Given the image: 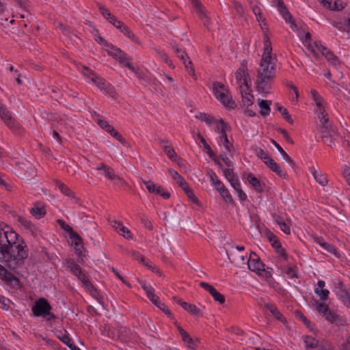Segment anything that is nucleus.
Listing matches in <instances>:
<instances>
[{
  "label": "nucleus",
  "instance_id": "1",
  "mask_svg": "<svg viewBox=\"0 0 350 350\" xmlns=\"http://www.w3.org/2000/svg\"><path fill=\"white\" fill-rule=\"evenodd\" d=\"M16 232L0 226V261L6 263L10 270H14L12 263L22 266L28 257V250L23 240H19Z\"/></svg>",
  "mask_w": 350,
  "mask_h": 350
},
{
  "label": "nucleus",
  "instance_id": "2",
  "mask_svg": "<svg viewBox=\"0 0 350 350\" xmlns=\"http://www.w3.org/2000/svg\"><path fill=\"white\" fill-rule=\"evenodd\" d=\"M277 56H262L257 69L256 85L257 90L266 95L267 90L272 88L276 75Z\"/></svg>",
  "mask_w": 350,
  "mask_h": 350
},
{
  "label": "nucleus",
  "instance_id": "3",
  "mask_svg": "<svg viewBox=\"0 0 350 350\" xmlns=\"http://www.w3.org/2000/svg\"><path fill=\"white\" fill-rule=\"evenodd\" d=\"M247 264L250 271L256 273L262 279L268 280L272 278V269L269 267L265 269V264L255 252L250 253Z\"/></svg>",
  "mask_w": 350,
  "mask_h": 350
},
{
  "label": "nucleus",
  "instance_id": "4",
  "mask_svg": "<svg viewBox=\"0 0 350 350\" xmlns=\"http://www.w3.org/2000/svg\"><path fill=\"white\" fill-rule=\"evenodd\" d=\"M213 92L217 99H218L226 108L234 109L236 107L235 103L230 96L229 90L224 84L219 81L213 82Z\"/></svg>",
  "mask_w": 350,
  "mask_h": 350
},
{
  "label": "nucleus",
  "instance_id": "5",
  "mask_svg": "<svg viewBox=\"0 0 350 350\" xmlns=\"http://www.w3.org/2000/svg\"><path fill=\"white\" fill-rule=\"evenodd\" d=\"M219 123L221 124V126H217V131L219 133V142L221 143L226 150L230 153L232 154L234 152V147L232 144H231L227 137L226 132L227 131L230 130V125L226 123L223 119H220L219 120Z\"/></svg>",
  "mask_w": 350,
  "mask_h": 350
},
{
  "label": "nucleus",
  "instance_id": "6",
  "mask_svg": "<svg viewBox=\"0 0 350 350\" xmlns=\"http://www.w3.org/2000/svg\"><path fill=\"white\" fill-rule=\"evenodd\" d=\"M52 307L49 301L43 297L38 299L31 308L32 312L35 317H46L50 314Z\"/></svg>",
  "mask_w": 350,
  "mask_h": 350
},
{
  "label": "nucleus",
  "instance_id": "7",
  "mask_svg": "<svg viewBox=\"0 0 350 350\" xmlns=\"http://www.w3.org/2000/svg\"><path fill=\"white\" fill-rule=\"evenodd\" d=\"M82 68L81 72L83 75L91 79L99 89L104 90V88H105L107 83H106L103 79L98 76L93 70L85 66H83Z\"/></svg>",
  "mask_w": 350,
  "mask_h": 350
},
{
  "label": "nucleus",
  "instance_id": "8",
  "mask_svg": "<svg viewBox=\"0 0 350 350\" xmlns=\"http://www.w3.org/2000/svg\"><path fill=\"white\" fill-rule=\"evenodd\" d=\"M235 77L237 83L239 84L240 88H242V85H245L248 90V80L250 79V75L247 72V68L246 64L243 62L241 64V66L238 68V70L235 72Z\"/></svg>",
  "mask_w": 350,
  "mask_h": 350
},
{
  "label": "nucleus",
  "instance_id": "9",
  "mask_svg": "<svg viewBox=\"0 0 350 350\" xmlns=\"http://www.w3.org/2000/svg\"><path fill=\"white\" fill-rule=\"evenodd\" d=\"M334 291L344 304L350 306V289L346 288L343 283L339 281Z\"/></svg>",
  "mask_w": 350,
  "mask_h": 350
},
{
  "label": "nucleus",
  "instance_id": "10",
  "mask_svg": "<svg viewBox=\"0 0 350 350\" xmlns=\"http://www.w3.org/2000/svg\"><path fill=\"white\" fill-rule=\"evenodd\" d=\"M200 286L208 291L215 301L219 302L220 304L225 303L224 295L219 293L212 285L205 282H201Z\"/></svg>",
  "mask_w": 350,
  "mask_h": 350
},
{
  "label": "nucleus",
  "instance_id": "11",
  "mask_svg": "<svg viewBox=\"0 0 350 350\" xmlns=\"http://www.w3.org/2000/svg\"><path fill=\"white\" fill-rule=\"evenodd\" d=\"M325 319L330 323L337 327H344L347 325V321L343 317L332 310L327 314Z\"/></svg>",
  "mask_w": 350,
  "mask_h": 350
},
{
  "label": "nucleus",
  "instance_id": "12",
  "mask_svg": "<svg viewBox=\"0 0 350 350\" xmlns=\"http://www.w3.org/2000/svg\"><path fill=\"white\" fill-rule=\"evenodd\" d=\"M277 8L285 21L286 23H289L292 28L295 27L296 25L295 23V21L293 19L292 15L288 12L283 1H280V3H277Z\"/></svg>",
  "mask_w": 350,
  "mask_h": 350
},
{
  "label": "nucleus",
  "instance_id": "13",
  "mask_svg": "<svg viewBox=\"0 0 350 350\" xmlns=\"http://www.w3.org/2000/svg\"><path fill=\"white\" fill-rule=\"evenodd\" d=\"M265 164L273 172H275L279 176L286 178L287 174L283 172L279 165L271 157L265 161Z\"/></svg>",
  "mask_w": 350,
  "mask_h": 350
},
{
  "label": "nucleus",
  "instance_id": "14",
  "mask_svg": "<svg viewBox=\"0 0 350 350\" xmlns=\"http://www.w3.org/2000/svg\"><path fill=\"white\" fill-rule=\"evenodd\" d=\"M75 234L77 236H75V237L71 234L69 236V238L72 240V244L75 246L76 254L81 255L84 250V247L83 246V239L77 232H75Z\"/></svg>",
  "mask_w": 350,
  "mask_h": 350
},
{
  "label": "nucleus",
  "instance_id": "15",
  "mask_svg": "<svg viewBox=\"0 0 350 350\" xmlns=\"http://www.w3.org/2000/svg\"><path fill=\"white\" fill-rule=\"evenodd\" d=\"M310 171L314 180L322 187H325L328 183L327 178L322 174L321 172L317 171L314 167H310Z\"/></svg>",
  "mask_w": 350,
  "mask_h": 350
},
{
  "label": "nucleus",
  "instance_id": "16",
  "mask_svg": "<svg viewBox=\"0 0 350 350\" xmlns=\"http://www.w3.org/2000/svg\"><path fill=\"white\" fill-rule=\"evenodd\" d=\"M30 213L38 219L42 218L46 213L44 207L41 206L40 202L34 203L33 206L30 210Z\"/></svg>",
  "mask_w": 350,
  "mask_h": 350
},
{
  "label": "nucleus",
  "instance_id": "17",
  "mask_svg": "<svg viewBox=\"0 0 350 350\" xmlns=\"http://www.w3.org/2000/svg\"><path fill=\"white\" fill-rule=\"evenodd\" d=\"M247 180L249 183L254 188L258 193H262L264 190V184H262L252 173L248 174Z\"/></svg>",
  "mask_w": 350,
  "mask_h": 350
},
{
  "label": "nucleus",
  "instance_id": "18",
  "mask_svg": "<svg viewBox=\"0 0 350 350\" xmlns=\"http://www.w3.org/2000/svg\"><path fill=\"white\" fill-rule=\"evenodd\" d=\"M168 172L173 179L176 180L177 184L182 189H184L185 187L187 188V187L189 185L188 183L186 182L184 178L178 173V172L172 169H169Z\"/></svg>",
  "mask_w": 350,
  "mask_h": 350
},
{
  "label": "nucleus",
  "instance_id": "19",
  "mask_svg": "<svg viewBox=\"0 0 350 350\" xmlns=\"http://www.w3.org/2000/svg\"><path fill=\"white\" fill-rule=\"evenodd\" d=\"M78 279L81 281V282L84 284V286L90 291L91 293L94 295V293H97L96 289L93 286V284L91 283V282L89 280L88 277L85 275V274L83 272V271L77 275Z\"/></svg>",
  "mask_w": 350,
  "mask_h": 350
},
{
  "label": "nucleus",
  "instance_id": "20",
  "mask_svg": "<svg viewBox=\"0 0 350 350\" xmlns=\"http://www.w3.org/2000/svg\"><path fill=\"white\" fill-rule=\"evenodd\" d=\"M55 185L57 187H58V188L59 189L62 193L75 199L78 202L79 199L75 196L74 193L70 189V188L68 186H66L63 183L57 180H55Z\"/></svg>",
  "mask_w": 350,
  "mask_h": 350
},
{
  "label": "nucleus",
  "instance_id": "21",
  "mask_svg": "<svg viewBox=\"0 0 350 350\" xmlns=\"http://www.w3.org/2000/svg\"><path fill=\"white\" fill-rule=\"evenodd\" d=\"M271 142L276 148L278 151L282 154L284 159L293 167L295 165V163L291 158V157L283 150V148L274 139H271Z\"/></svg>",
  "mask_w": 350,
  "mask_h": 350
},
{
  "label": "nucleus",
  "instance_id": "22",
  "mask_svg": "<svg viewBox=\"0 0 350 350\" xmlns=\"http://www.w3.org/2000/svg\"><path fill=\"white\" fill-rule=\"evenodd\" d=\"M271 105V101L268 100H261L258 103V105L260 107L261 110L260 111V113L262 116L265 117L270 113L271 108L270 105Z\"/></svg>",
  "mask_w": 350,
  "mask_h": 350
},
{
  "label": "nucleus",
  "instance_id": "23",
  "mask_svg": "<svg viewBox=\"0 0 350 350\" xmlns=\"http://www.w3.org/2000/svg\"><path fill=\"white\" fill-rule=\"evenodd\" d=\"M265 308L267 310H269V312L276 319L282 322L285 321V319L283 317L282 314L278 310V308L274 305L267 304H265Z\"/></svg>",
  "mask_w": 350,
  "mask_h": 350
},
{
  "label": "nucleus",
  "instance_id": "24",
  "mask_svg": "<svg viewBox=\"0 0 350 350\" xmlns=\"http://www.w3.org/2000/svg\"><path fill=\"white\" fill-rule=\"evenodd\" d=\"M264 51L262 56H276L275 54L272 53L271 42L267 34L264 35Z\"/></svg>",
  "mask_w": 350,
  "mask_h": 350
},
{
  "label": "nucleus",
  "instance_id": "25",
  "mask_svg": "<svg viewBox=\"0 0 350 350\" xmlns=\"http://www.w3.org/2000/svg\"><path fill=\"white\" fill-rule=\"evenodd\" d=\"M5 124L13 132L17 134L21 133L23 128L13 117L10 118V120L6 122Z\"/></svg>",
  "mask_w": 350,
  "mask_h": 350
},
{
  "label": "nucleus",
  "instance_id": "26",
  "mask_svg": "<svg viewBox=\"0 0 350 350\" xmlns=\"http://www.w3.org/2000/svg\"><path fill=\"white\" fill-rule=\"evenodd\" d=\"M66 267L75 276L79 275L82 271L79 265L75 263L74 260L70 258L66 259Z\"/></svg>",
  "mask_w": 350,
  "mask_h": 350
},
{
  "label": "nucleus",
  "instance_id": "27",
  "mask_svg": "<svg viewBox=\"0 0 350 350\" xmlns=\"http://www.w3.org/2000/svg\"><path fill=\"white\" fill-rule=\"evenodd\" d=\"M207 174L209 176L210 180L217 191L221 190L224 187V185L218 179L216 174L213 170H209Z\"/></svg>",
  "mask_w": 350,
  "mask_h": 350
},
{
  "label": "nucleus",
  "instance_id": "28",
  "mask_svg": "<svg viewBox=\"0 0 350 350\" xmlns=\"http://www.w3.org/2000/svg\"><path fill=\"white\" fill-rule=\"evenodd\" d=\"M332 25L340 31H349L350 30V17L343 22H333Z\"/></svg>",
  "mask_w": 350,
  "mask_h": 350
},
{
  "label": "nucleus",
  "instance_id": "29",
  "mask_svg": "<svg viewBox=\"0 0 350 350\" xmlns=\"http://www.w3.org/2000/svg\"><path fill=\"white\" fill-rule=\"evenodd\" d=\"M16 221L20 226H23L27 230L32 231L35 229V226L30 221L23 216H18Z\"/></svg>",
  "mask_w": 350,
  "mask_h": 350
},
{
  "label": "nucleus",
  "instance_id": "30",
  "mask_svg": "<svg viewBox=\"0 0 350 350\" xmlns=\"http://www.w3.org/2000/svg\"><path fill=\"white\" fill-rule=\"evenodd\" d=\"M195 117L196 118L206 122L208 125H211L213 123L216 122V120L214 117L205 113H200L199 114H197Z\"/></svg>",
  "mask_w": 350,
  "mask_h": 350
},
{
  "label": "nucleus",
  "instance_id": "31",
  "mask_svg": "<svg viewBox=\"0 0 350 350\" xmlns=\"http://www.w3.org/2000/svg\"><path fill=\"white\" fill-rule=\"evenodd\" d=\"M103 173L107 178L110 180L117 179L120 180L123 185H126V182L123 180L122 178L115 174L114 170L111 167H108L103 171Z\"/></svg>",
  "mask_w": 350,
  "mask_h": 350
},
{
  "label": "nucleus",
  "instance_id": "32",
  "mask_svg": "<svg viewBox=\"0 0 350 350\" xmlns=\"http://www.w3.org/2000/svg\"><path fill=\"white\" fill-rule=\"evenodd\" d=\"M191 3L193 6L196 8L197 13L198 14L200 18H206V12L204 10V7L200 2L199 0H192Z\"/></svg>",
  "mask_w": 350,
  "mask_h": 350
},
{
  "label": "nucleus",
  "instance_id": "33",
  "mask_svg": "<svg viewBox=\"0 0 350 350\" xmlns=\"http://www.w3.org/2000/svg\"><path fill=\"white\" fill-rule=\"evenodd\" d=\"M57 338L63 342L67 346H70L69 344L72 342V339L69 337V335L66 330H59L57 332Z\"/></svg>",
  "mask_w": 350,
  "mask_h": 350
},
{
  "label": "nucleus",
  "instance_id": "34",
  "mask_svg": "<svg viewBox=\"0 0 350 350\" xmlns=\"http://www.w3.org/2000/svg\"><path fill=\"white\" fill-rule=\"evenodd\" d=\"M197 137L201 142V143L203 144L204 148L206 152V154L208 155L209 157H214V152L212 150L211 146L208 144L205 139L203 137V136L201 135L200 132L197 133Z\"/></svg>",
  "mask_w": 350,
  "mask_h": 350
},
{
  "label": "nucleus",
  "instance_id": "35",
  "mask_svg": "<svg viewBox=\"0 0 350 350\" xmlns=\"http://www.w3.org/2000/svg\"><path fill=\"white\" fill-rule=\"evenodd\" d=\"M184 309L191 315L197 317L202 316L200 310L194 304L187 303V304L185 305Z\"/></svg>",
  "mask_w": 350,
  "mask_h": 350
},
{
  "label": "nucleus",
  "instance_id": "36",
  "mask_svg": "<svg viewBox=\"0 0 350 350\" xmlns=\"http://www.w3.org/2000/svg\"><path fill=\"white\" fill-rule=\"evenodd\" d=\"M241 95H242V103L244 106H251L253 104V98L254 96L252 94H251L250 92H245L243 94V92L241 91Z\"/></svg>",
  "mask_w": 350,
  "mask_h": 350
},
{
  "label": "nucleus",
  "instance_id": "37",
  "mask_svg": "<svg viewBox=\"0 0 350 350\" xmlns=\"http://www.w3.org/2000/svg\"><path fill=\"white\" fill-rule=\"evenodd\" d=\"M266 236L273 247L275 248L278 246L277 245H281L278 238L269 230H267Z\"/></svg>",
  "mask_w": 350,
  "mask_h": 350
},
{
  "label": "nucleus",
  "instance_id": "38",
  "mask_svg": "<svg viewBox=\"0 0 350 350\" xmlns=\"http://www.w3.org/2000/svg\"><path fill=\"white\" fill-rule=\"evenodd\" d=\"M219 193L225 200L226 202L230 204H234V200L229 193L228 190L225 187V186L221 189V190H218Z\"/></svg>",
  "mask_w": 350,
  "mask_h": 350
},
{
  "label": "nucleus",
  "instance_id": "39",
  "mask_svg": "<svg viewBox=\"0 0 350 350\" xmlns=\"http://www.w3.org/2000/svg\"><path fill=\"white\" fill-rule=\"evenodd\" d=\"M57 222L61 228H62L64 230L66 231L69 234V236H70L71 234L73 236V237H75V236H77L75 234V231L73 230V228L64 221L62 219H57Z\"/></svg>",
  "mask_w": 350,
  "mask_h": 350
},
{
  "label": "nucleus",
  "instance_id": "40",
  "mask_svg": "<svg viewBox=\"0 0 350 350\" xmlns=\"http://www.w3.org/2000/svg\"><path fill=\"white\" fill-rule=\"evenodd\" d=\"M124 36H127L129 38L134 41L135 42L138 43L139 40L135 36V34L131 31L128 26L124 25L122 29L120 30Z\"/></svg>",
  "mask_w": 350,
  "mask_h": 350
},
{
  "label": "nucleus",
  "instance_id": "41",
  "mask_svg": "<svg viewBox=\"0 0 350 350\" xmlns=\"http://www.w3.org/2000/svg\"><path fill=\"white\" fill-rule=\"evenodd\" d=\"M277 110L280 111L283 116V118L291 124H293V120L289 115L288 110L286 108H284L282 106L279 105L276 103Z\"/></svg>",
  "mask_w": 350,
  "mask_h": 350
},
{
  "label": "nucleus",
  "instance_id": "42",
  "mask_svg": "<svg viewBox=\"0 0 350 350\" xmlns=\"http://www.w3.org/2000/svg\"><path fill=\"white\" fill-rule=\"evenodd\" d=\"M182 339L187 345L188 349L191 350H195L196 349V342L189 334H187L185 336H184Z\"/></svg>",
  "mask_w": 350,
  "mask_h": 350
},
{
  "label": "nucleus",
  "instance_id": "43",
  "mask_svg": "<svg viewBox=\"0 0 350 350\" xmlns=\"http://www.w3.org/2000/svg\"><path fill=\"white\" fill-rule=\"evenodd\" d=\"M95 40L100 44H103L105 46L113 48L111 44L108 43L103 37L99 35L98 30L94 28Z\"/></svg>",
  "mask_w": 350,
  "mask_h": 350
},
{
  "label": "nucleus",
  "instance_id": "44",
  "mask_svg": "<svg viewBox=\"0 0 350 350\" xmlns=\"http://www.w3.org/2000/svg\"><path fill=\"white\" fill-rule=\"evenodd\" d=\"M316 308H317V311L319 312V313L320 314H321L324 318H325L327 316V314H328L329 312L331 311V310L329 309V308L327 306H326L322 303H320V304L317 303V306H316Z\"/></svg>",
  "mask_w": 350,
  "mask_h": 350
},
{
  "label": "nucleus",
  "instance_id": "45",
  "mask_svg": "<svg viewBox=\"0 0 350 350\" xmlns=\"http://www.w3.org/2000/svg\"><path fill=\"white\" fill-rule=\"evenodd\" d=\"M304 342L306 348L314 349L318 346L319 341L311 336H306L304 338Z\"/></svg>",
  "mask_w": 350,
  "mask_h": 350
},
{
  "label": "nucleus",
  "instance_id": "46",
  "mask_svg": "<svg viewBox=\"0 0 350 350\" xmlns=\"http://www.w3.org/2000/svg\"><path fill=\"white\" fill-rule=\"evenodd\" d=\"M322 247L325 251H327L329 253L333 254L336 257L340 256L338 252L337 251L336 248L333 245L325 241V243L323 244Z\"/></svg>",
  "mask_w": 350,
  "mask_h": 350
},
{
  "label": "nucleus",
  "instance_id": "47",
  "mask_svg": "<svg viewBox=\"0 0 350 350\" xmlns=\"http://www.w3.org/2000/svg\"><path fill=\"white\" fill-rule=\"evenodd\" d=\"M314 293L319 297L321 301L327 299L329 291L327 289H319V288H315Z\"/></svg>",
  "mask_w": 350,
  "mask_h": 350
},
{
  "label": "nucleus",
  "instance_id": "48",
  "mask_svg": "<svg viewBox=\"0 0 350 350\" xmlns=\"http://www.w3.org/2000/svg\"><path fill=\"white\" fill-rule=\"evenodd\" d=\"M164 152L166 153V154L168 156V157L173 161H175V158L177 157V154L174 149V148L170 145V146H163Z\"/></svg>",
  "mask_w": 350,
  "mask_h": 350
},
{
  "label": "nucleus",
  "instance_id": "49",
  "mask_svg": "<svg viewBox=\"0 0 350 350\" xmlns=\"http://www.w3.org/2000/svg\"><path fill=\"white\" fill-rule=\"evenodd\" d=\"M5 280L14 286L19 284V280L12 273L8 271L4 276Z\"/></svg>",
  "mask_w": 350,
  "mask_h": 350
},
{
  "label": "nucleus",
  "instance_id": "50",
  "mask_svg": "<svg viewBox=\"0 0 350 350\" xmlns=\"http://www.w3.org/2000/svg\"><path fill=\"white\" fill-rule=\"evenodd\" d=\"M0 118L5 123L8 122L10 118H12L11 113L6 109L5 106H3L0 111Z\"/></svg>",
  "mask_w": 350,
  "mask_h": 350
},
{
  "label": "nucleus",
  "instance_id": "51",
  "mask_svg": "<svg viewBox=\"0 0 350 350\" xmlns=\"http://www.w3.org/2000/svg\"><path fill=\"white\" fill-rule=\"evenodd\" d=\"M295 315L297 319H300L308 328L310 327V321L304 315V314L300 310H295Z\"/></svg>",
  "mask_w": 350,
  "mask_h": 350
},
{
  "label": "nucleus",
  "instance_id": "52",
  "mask_svg": "<svg viewBox=\"0 0 350 350\" xmlns=\"http://www.w3.org/2000/svg\"><path fill=\"white\" fill-rule=\"evenodd\" d=\"M255 153L258 158L262 160L263 162L270 157V156L260 148L256 147L255 148Z\"/></svg>",
  "mask_w": 350,
  "mask_h": 350
},
{
  "label": "nucleus",
  "instance_id": "53",
  "mask_svg": "<svg viewBox=\"0 0 350 350\" xmlns=\"http://www.w3.org/2000/svg\"><path fill=\"white\" fill-rule=\"evenodd\" d=\"M311 94H312V98L315 103L316 107L320 106L321 104H323V99L316 90H312Z\"/></svg>",
  "mask_w": 350,
  "mask_h": 350
},
{
  "label": "nucleus",
  "instance_id": "54",
  "mask_svg": "<svg viewBox=\"0 0 350 350\" xmlns=\"http://www.w3.org/2000/svg\"><path fill=\"white\" fill-rule=\"evenodd\" d=\"M148 298L155 305L157 306L161 301L159 297L154 293V289L151 291L148 292L146 294Z\"/></svg>",
  "mask_w": 350,
  "mask_h": 350
},
{
  "label": "nucleus",
  "instance_id": "55",
  "mask_svg": "<svg viewBox=\"0 0 350 350\" xmlns=\"http://www.w3.org/2000/svg\"><path fill=\"white\" fill-rule=\"evenodd\" d=\"M118 233L128 240L133 239V235H132L131 232L127 228L124 227V226H121V229L118 232Z\"/></svg>",
  "mask_w": 350,
  "mask_h": 350
},
{
  "label": "nucleus",
  "instance_id": "56",
  "mask_svg": "<svg viewBox=\"0 0 350 350\" xmlns=\"http://www.w3.org/2000/svg\"><path fill=\"white\" fill-rule=\"evenodd\" d=\"M232 4L234 7L237 14L241 16H244V10H243V7L242 4L240 2L235 1V0L232 1Z\"/></svg>",
  "mask_w": 350,
  "mask_h": 350
},
{
  "label": "nucleus",
  "instance_id": "57",
  "mask_svg": "<svg viewBox=\"0 0 350 350\" xmlns=\"http://www.w3.org/2000/svg\"><path fill=\"white\" fill-rule=\"evenodd\" d=\"M125 66L133 72L139 79H144V74L139 69L135 68L130 62H126Z\"/></svg>",
  "mask_w": 350,
  "mask_h": 350
},
{
  "label": "nucleus",
  "instance_id": "58",
  "mask_svg": "<svg viewBox=\"0 0 350 350\" xmlns=\"http://www.w3.org/2000/svg\"><path fill=\"white\" fill-rule=\"evenodd\" d=\"M109 133L122 144H126V139L114 128Z\"/></svg>",
  "mask_w": 350,
  "mask_h": 350
},
{
  "label": "nucleus",
  "instance_id": "59",
  "mask_svg": "<svg viewBox=\"0 0 350 350\" xmlns=\"http://www.w3.org/2000/svg\"><path fill=\"white\" fill-rule=\"evenodd\" d=\"M345 5L340 0H333L332 10H342L345 8Z\"/></svg>",
  "mask_w": 350,
  "mask_h": 350
},
{
  "label": "nucleus",
  "instance_id": "60",
  "mask_svg": "<svg viewBox=\"0 0 350 350\" xmlns=\"http://www.w3.org/2000/svg\"><path fill=\"white\" fill-rule=\"evenodd\" d=\"M113 51H107L108 54L112 57H113L115 59H118V58H120L121 55H124V51H122L121 49L113 47Z\"/></svg>",
  "mask_w": 350,
  "mask_h": 350
},
{
  "label": "nucleus",
  "instance_id": "61",
  "mask_svg": "<svg viewBox=\"0 0 350 350\" xmlns=\"http://www.w3.org/2000/svg\"><path fill=\"white\" fill-rule=\"evenodd\" d=\"M321 133H336V129L333 125H325L321 126V127L319 129Z\"/></svg>",
  "mask_w": 350,
  "mask_h": 350
},
{
  "label": "nucleus",
  "instance_id": "62",
  "mask_svg": "<svg viewBox=\"0 0 350 350\" xmlns=\"http://www.w3.org/2000/svg\"><path fill=\"white\" fill-rule=\"evenodd\" d=\"M154 193L159 194L164 199H168L170 197V193L168 191H164L161 186H157Z\"/></svg>",
  "mask_w": 350,
  "mask_h": 350
},
{
  "label": "nucleus",
  "instance_id": "63",
  "mask_svg": "<svg viewBox=\"0 0 350 350\" xmlns=\"http://www.w3.org/2000/svg\"><path fill=\"white\" fill-rule=\"evenodd\" d=\"M144 184L146 185V189L150 193H154L157 187V185H155L152 181L151 180H143Z\"/></svg>",
  "mask_w": 350,
  "mask_h": 350
},
{
  "label": "nucleus",
  "instance_id": "64",
  "mask_svg": "<svg viewBox=\"0 0 350 350\" xmlns=\"http://www.w3.org/2000/svg\"><path fill=\"white\" fill-rule=\"evenodd\" d=\"M342 175L347 184L350 186V166L345 165L342 169Z\"/></svg>",
  "mask_w": 350,
  "mask_h": 350
}]
</instances>
